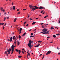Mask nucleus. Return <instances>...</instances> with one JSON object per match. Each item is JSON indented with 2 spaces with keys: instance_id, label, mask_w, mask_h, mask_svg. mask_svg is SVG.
Returning a JSON list of instances; mask_svg holds the SVG:
<instances>
[{
  "instance_id": "obj_25",
  "label": "nucleus",
  "mask_w": 60,
  "mask_h": 60,
  "mask_svg": "<svg viewBox=\"0 0 60 60\" xmlns=\"http://www.w3.org/2000/svg\"><path fill=\"white\" fill-rule=\"evenodd\" d=\"M14 49H12V50L11 51L13 52H14Z\"/></svg>"
},
{
  "instance_id": "obj_7",
  "label": "nucleus",
  "mask_w": 60,
  "mask_h": 60,
  "mask_svg": "<svg viewBox=\"0 0 60 60\" xmlns=\"http://www.w3.org/2000/svg\"><path fill=\"white\" fill-rule=\"evenodd\" d=\"M28 46H29L30 49L31 48V47H32L33 46H32V45H31V44H30V45H28Z\"/></svg>"
},
{
  "instance_id": "obj_51",
  "label": "nucleus",
  "mask_w": 60,
  "mask_h": 60,
  "mask_svg": "<svg viewBox=\"0 0 60 60\" xmlns=\"http://www.w3.org/2000/svg\"><path fill=\"white\" fill-rule=\"evenodd\" d=\"M30 20H32V18H30Z\"/></svg>"
},
{
  "instance_id": "obj_42",
  "label": "nucleus",
  "mask_w": 60,
  "mask_h": 60,
  "mask_svg": "<svg viewBox=\"0 0 60 60\" xmlns=\"http://www.w3.org/2000/svg\"><path fill=\"white\" fill-rule=\"evenodd\" d=\"M26 10V8L25 9H23V11H25V10Z\"/></svg>"
},
{
  "instance_id": "obj_17",
  "label": "nucleus",
  "mask_w": 60,
  "mask_h": 60,
  "mask_svg": "<svg viewBox=\"0 0 60 60\" xmlns=\"http://www.w3.org/2000/svg\"><path fill=\"white\" fill-rule=\"evenodd\" d=\"M21 38V36H20V35H19V38L20 39V38Z\"/></svg>"
},
{
  "instance_id": "obj_45",
  "label": "nucleus",
  "mask_w": 60,
  "mask_h": 60,
  "mask_svg": "<svg viewBox=\"0 0 60 60\" xmlns=\"http://www.w3.org/2000/svg\"><path fill=\"white\" fill-rule=\"evenodd\" d=\"M44 24V23H42L41 24V25H42Z\"/></svg>"
},
{
  "instance_id": "obj_22",
  "label": "nucleus",
  "mask_w": 60,
  "mask_h": 60,
  "mask_svg": "<svg viewBox=\"0 0 60 60\" xmlns=\"http://www.w3.org/2000/svg\"><path fill=\"white\" fill-rule=\"evenodd\" d=\"M40 44H38V45H36V46H37V47H39V46H40Z\"/></svg>"
},
{
  "instance_id": "obj_28",
  "label": "nucleus",
  "mask_w": 60,
  "mask_h": 60,
  "mask_svg": "<svg viewBox=\"0 0 60 60\" xmlns=\"http://www.w3.org/2000/svg\"><path fill=\"white\" fill-rule=\"evenodd\" d=\"M8 54H10V51H8Z\"/></svg>"
},
{
  "instance_id": "obj_5",
  "label": "nucleus",
  "mask_w": 60,
  "mask_h": 60,
  "mask_svg": "<svg viewBox=\"0 0 60 60\" xmlns=\"http://www.w3.org/2000/svg\"><path fill=\"white\" fill-rule=\"evenodd\" d=\"M35 8H34L33 9H34L35 10V9H39V7H37L36 6H34Z\"/></svg>"
},
{
  "instance_id": "obj_40",
  "label": "nucleus",
  "mask_w": 60,
  "mask_h": 60,
  "mask_svg": "<svg viewBox=\"0 0 60 60\" xmlns=\"http://www.w3.org/2000/svg\"><path fill=\"white\" fill-rule=\"evenodd\" d=\"M12 8L11 7L10 9V10H12Z\"/></svg>"
},
{
  "instance_id": "obj_52",
  "label": "nucleus",
  "mask_w": 60,
  "mask_h": 60,
  "mask_svg": "<svg viewBox=\"0 0 60 60\" xmlns=\"http://www.w3.org/2000/svg\"><path fill=\"white\" fill-rule=\"evenodd\" d=\"M0 25H2V23H0Z\"/></svg>"
},
{
  "instance_id": "obj_21",
  "label": "nucleus",
  "mask_w": 60,
  "mask_h": 60,
  "mask_svg": "<svg viewBox=\"0 0 60 60\" xmlns=\"http://www.w3.org/2000/svg\"><path fill=\"white\" fill-rule=\"evenodd\" d=\"M15 51H16V52H18L19 51V50H18L17 49H15Z\"/></svg>"
},
{
  "instance_id": "obj_58",
  "label": "nucleus",
  "mask_w": 60,
  "mask_h": 60,
  "mask_svg": "<svg viewBox=\"0 0 60 60\" xmlns=\"http://www.w3.org/2000/svg\"><path fill=\"white\" fill-rule=\"evenodd\" d=\"M42 28H44V27H43V26H42Z\"/></svg>"
},
{
  "instance_id": "obj_57",
  "label": "nucleus",
  "mask_w": 60,
  "mask_h": 60,
  "mask_svg": "<svg viewBox=\"0 0 60 60\" xmlns=\"http://www.w3.org/2000/svg\"><path fill=\"white\" fill-rule=\"evenodd\" d=\"M47 25H48V24H46L45 25V26H47Z\"/></svg>"
},
{
  "instance_id": "obj_48",
  "label": "nucleus",
  "mask_w": 60,
  "mask_h": 60,
  "mask_svg": "<svg viewBox=\"0 0 60 60\" xmlns=\"http://www.w3.org/2000/svg\"><path fill=\"white\" fill-rule=\"evenodd\" d=\"M45 9V8L44 7L43 8H43H42V10H43V9Z\"/></svg>"
},
{
  "instance_id": "obj_3",
  "label": "nucleus",
  "mask_w": 60,
  "mask_h": 60,
  "mask_svg": "<svg viewBox=\"0 0 60 60\" xmlns=\"http://www.w3.org/2000/svg\"><path fill=\"white\" fill-rule=\"evenodd\" d=\"M29 6L30 9H33L34 7V6L31 5H30Z\"/></svg>"
},
{
  "instance_id": "obj_60",
  "label": "nucleus",
  "mask_w": 60,
  "mask_h": 60,
  "mask_svg": "<svg viewBox=\"0 0 60 60\" xmlns=\"http://www.w3.org/2000/svg\"><path fill=\"white\" fill-rule=\"evenodd\" d=\"M28 16L27 17V18H29V16H30V15H28Z\"/></svg>"
},
{
  "instance_id": "obj_46",
  "label": "nucleus",
  "mask_w": 60,
  "mask_h": 60,
  "mask_svg": "<svg viewBox=\"0 0 60 60\" xmlns=\"http://www.w3.org/2000/svg\"><path fill=\"white\" fill-rule=\"evenodd\" d=\"M2 11H4V9H3V10H2Z\"/></svg>"
},
{
  "instance_id": "obj_24",
  "label": "nucleus",
  "mask_w": 60,
  "mask_h": 60,
  "mask_svg": "<svg viewBox=\"0 0 60 60\" xmlns=\"http://www.w3.org/2000/svg\"><path fill=\"white\" fill-rule=\"evenodd\" d=\"M6 19V17H4V21H5V20Z\"/></svg>"
},
{
  "instance_id": "obj_9",
  "label": "nucleus",
  "mask_w": 60,
  "mask_h": 60,
  "mask_svg": "<svg viewBox=\"0 0 60 60\" xmlns=\"http://www.w3.org/2000/svg\"><path fill=\"white\" fill-rule=\"evenodd\" d=\"M43 8V7L40 6L39 8V9H42Z\"/></svg>"
},
{
  "instance_id": "obj_18",
  "label": "nucleus",
  "mask_w": 60,
  "mask_h": 60,
  "mask_svg": "<svg viewBox=\"0 0 60 60\" xmlns=\"http://www.w3.org/2000/svg\"><path fill=\"white\" fill-rule=\"evenodd\" d=\"M27 54H28V55L29 56H30V54L29 53V52H27Z\"/></svg>"
},
{
  "instance_id": "obj_43",
  "label": "nucleus",
  "mask_w": 60,
  "mask_h": 60,
  "mask_svg": "<svg viewBox=\"0 0 60 60\" xmlns=\"http://www.w3.org/2000/svg\"><path fill=\"white\" fill-rule=\"evenodd\" d=\"M57 49H58L59 50L60 49V48L58 47H57Z\"/></svg>"
},
{
  "instance_id": "obj_34",
  "label": "nucleus",
  "mask_w": 60,
  "mask_h": 60,
  "mask_svg": "<svg viewBox=\"0 0 60 60\" xmlns=\"http://www.w3.org/2000/svg\"><path fill=\"white\" fill-rule=\"evenodd\" d=\"M7 52H7H7H5V54H6V55H7Z\"/></svg>"
},
{
  "instance_id": "obj_32",
  "label": "nucleus",
  "mask_w": 60,
  "mask_h": 60,
  "mask_svg": "<svg viewBox=\"0 0 60 60\" xmlns=\"http://www.w3.org/2000/svg\"><path fill=\"white\" fill-rule=\"evenodd\" d=\"M22 53L23 54H24L25 53V52H24V51H23V49L22 50Z\"/></svg>"
},
{
  "instance_id": "obj_41",
  "label": "nucleus",
  "mask_w": 60,
  "mask_h": 60,
  "mask_svg": "<svg viewBox=\"0 0 60 60\" xmlns=\"http://www.w3.org/2000/svg\"><path fill=\"white\" fill-rule=\"evenodd\" d=\"M50 38V37H48H48L47 38V39H49Z\"/></svg>"
},
{
  "instance_id": "obj_8",
  "label": "nucleus",
  "mask_w": 60,
  "mask_h": 60,
  "mask_svg": "<svg viewBox=\"0 0 60 60\" xmlns=\"http://www.w3.org/2000/svg\"><path fill=\"white\" fill-rule=\"evenodd\" d=\"M11 49H14V45H12L11 46Z\"/></svg>"
},
{
  "instance_id": "obj_49",
  "label": "nucleus",
  "mask_w": 60,
  "mask_h": 60,
  "mask_svg": "<svg viewBox=\"0 0 60 60\" xmlns=\"http://www.w3.org/2000/svg\"><path fill=\"white\" fill-rule=\"evenodd\" d=\"M13 53V52H12L11 53V55H12V53Z\"/></svg>"
},
{
  "instance_id": "obj_50",
  "label": "nucleus",
  "mask_w": 60,
  "mask_h": 60,
  "mask_svg": "<svg viewBox=\"0 0 60 60\" xmlns=\"http://www.w3.org/2000/svg\"><path fill=\"white\" fill-rule=\"evenodd\" d=\"M58 55H60V53L58 52Z\"/></svg>"
},
{
  "instance_id": "obj_55",
  "label": "nucleus",
  "mask_w": 60,
  "mask_h": 60,
  "mask_svg": "<svg viewBox=\"0 0 60 60\" xmlns=\"http://www.w3.org/2000/svg\"><path fill=\"white\" fill-rule=\"evenodd\" d=\"M14 43H15V44H16V42H14Z\"/></svg>"
},
{
  "instance_id": "obj_15",
  "label": "nucleus",
  "mask_w": 60,
  "mask_h": 60,
  "mask_svg": "<svg viewBox=\"0 0 60 60\" xmlns=\"http://www.w3.org/2000/svg\"><path fill=\"white\" fill-rule=\"evenodd\" d=\"M52 37H54V38H56V36L55 35H53L52 36Z\"/></svg>"
},
{
  "instance_id": "obj_11",
  "label": "nucleus",
  "mask_w": 60,
  "mask_h": 60,
  "mask_svg": "<svg viewBox=\"0 0 60 60\" xmlns=\"http://www.w3.org/2000/svg\"><path fill=\"white\" fill-rule=\"evenodd\" d=\"M13 10H15V6H14L13 7Z\"/></svg>"
},
{
  "instance_id": "obj_63",
  "label": "nucleus",
  "mask_w": 60,
  "mask_h": 60,
  "mask_svg": "<svg viewBox=\"0 0 60 60\" xmlns=\"http://www.w3.org/2000/svg\"><path fill=\"white\" fill-rule=\"evenodd\" d=\"M12 5H13V2L12 3Z\"/></svg>"
},
{
  "instance_id": "obj_31",
  "label": "nucleus",
  "mask_w": 60,
  "mask_h": 60,
  "mask_svg": "<svg viewBox=\"0 0 60 60\" xmlns=\"http://www.w3.org/2000/svg\"><path fill=\"white\" fill-rule=\"evenodd\" d=\"M20 13V12L19 11L18 13L17 14L18 15H19V14Z\"/></svg>"
},
{
  "instance_id": "obj_56",
  "label": "nucleus",
  "mask_w": 60,
  "mask_h": 60,
  "mask_svg": "<svg viewBox=\"0 0 60 60\" xmlns=\"http://www.w3.org/2000/svg\"><path fill=\"white\" fill-rule=\"evenodd\" d=\"M28 24H27L26 25V26H28Z\"/></svg>"
},
{
  "instance_id": "obj_27",
  "label": "nucleus",
  "mask_w": 60,
  "mask_h": 60,
  "mask_svg": "<svg viewBox=\"0 0 60 60\" xmlns=\"http://www.w3.org/2000/svg\"><path fill=\"white\" fill-rule=\"evenodd\" d=\"M56 35H60V34H56Z\"/></svg>"
},
{
  "instance_id": "obj_6",
  "label": "nucleus",
  "mask_w": 60,
  "mask_h": 60,
  "mask_svg": "<svg viewBox=\"0 0 60 60\" xmlns=\"http://www.w3.org/2000/svg\"><path fill=\"white\" fill-rule=\"evenodd\" d=\"M51 53V51H49L48 52L46 53V55H48V54H50Z\"/></svg>"
},
{
  "instance_id": "obj_29",
  "label": "nucleus",
  "mask_w": 60,
  "mask_h": 60,
  "mask_svg": "<svg viewBox=\"0 0 60 60\" xmlns=\"http://www.w3.org/2000/svg\"><path fill=\"white\" fill-rule=\"evenodd\" d=\"M42 42V41H38V42H40V43H41V42Z\"/></svg>"
},
{
  "instance_id": "obj_23",
  "label": "nucleus",
  "mask_w": 60,
  "mask_h": 60,
  "mask_svg": "<svg viewBox=\"0 0 60 60\" xmlns=\"http://www.w3.org/2000/svg\"><path fill=\"white\" fill-rule=\"evenodd\" d=\"M21 57H22V56H18V57H19V58H21Z\"/></svg>"
},
{
  "instance_id": "obj_12",
  "label": "nucleus",
  "mask_w": 60,
  "mask_h": 60,
  "mask_svg": "<svg viewBox=\"0 0 60 60\" xmlns=\"http://www.w3.org/2000/svg\"><path fill=\"white\" fill-rule=\"evenodd\" d=\"M26 33H24L22 34V36H24V35H26Z\"/></svg>"
},
{
  "instance_id": "obj_64",
  "label": "nucleus",
  "mask_w": 60,
  "mask_h": 60,
  "mask_svg": "<svg viewBox=\"0 0 60 60\" xmlns=\"http://www.w3.org/2000/svg\"><path fill=\"white\" fill-rule=\"evenodd\" d=\"M19 11V9H17V11Z\"/></svg>"
},
{
  "instance_id": "obj_62",
  "label": "nucleus",
  "mask_w": 60,
  "mask_h": 60,
  "mask_svg": "<svg viewBox=\"0 0 60 60\" xmlns=\"http://www.w3.org/2000/svg\"><path fill=\"white\" fill-rule=\"evenodd\" d=\"M14 39H15L16 40H17V39H16V38H15Z\"/></svg>"
},
{
  "instance_id": "obj_35",
  "label": "nucleus",
  "mask_w": 60,
  "mask_h": 60,
  "mask_svg": "<svg viewBox=\"0 0 60 60\" xmlns=\"http://www.w3.org/2000/svg\"><path fill=\"white\" fill-rule=\"evenodd\" d=\"M7 49V51H5V52H7H7H8V49Z\"/></svg>"
},
{
  "instance_id": "obj_16",
  "label": "nucleus",
  "mask_w": 60,
  "mask_h": 60,
  "mask_svg": "<svg viewBox=\"0 0 60 60\" xmlns=\"http://www.w3.org/2000/svg\"><path fill=\"white\" fill-rule=\"evenodd\" d=\"M21 51H20V50L19 49V54H20V53H21Z\"/></svg>"
},
{
  "instance_id": "obj_4",
  "label": "nucleus",
  "mask_w": 60,
  "mask_h": 60,
  "mask_svg": "<svg viewBox=\"0 0 60 60\" xmlns=\"http://www.w3.org/2000/svg\"><path fill=\"white\" fill-rule=\"evenodd\" d=\"M29 43H28V45H30V44H32V40H29Z\"/></svg>"
},
{
  "instance_id": "obj_47",
  "label": "nucleus",
  "mask_w": 60,
  "mask_h": 60,
  "mask_svg": "<svg viewBox=\"0 0 60 60\" xmlns=\"http://www.w3.org/2000/svg\"><path fill=\"white\" fill-rule=\"evenodd\" d=\"M6 13H4V15H6Z\"/></svg>"
},
{
  "instance_id": "obj_36",
  "label": "nucleus",
  "mask_w": 60,
  "mask_h": 60,
  "mask_svg": "<svg viewBox=\"0 0 60 60\" xmlns=\"http://www.w3.org/2000/svg\"><path fill=\"white\" fill-rule=\"evenodd\" d=\"M6 19H8L9 18V17H8L6 18Z\"/></svg>"
},
{
  "instance_id": "obj_20",
  "label": "nucleus",
  "mask_w": 60,
  "mask_h": 60,
  "mask_svg": "<svg viewBox=\"0 0 60 60\" xmlns=\"http://www.w3.org/2000/svg\"><path fill=\"white\" fill-rule=\"evenodd\" d=\"M36 23V22H34L32 23V24L34 25V24H35Z\"/></svg>"
},
{
  "instance_id": "obj_30",
  "label": "nucleus",
  "mask_w": 60,
  "mask_h": 60,
  "mask_svg": "<svg viewBox=\"0 0 60 60\" xmlns=\"http://www.w3.org/2000/svg\"><path fill=\"white\" fill-rule=\"evenodd\" d=\"M3 9V8H2L1 7L0 8L1 10L2 11Z\"/></svg>"
},
{
  "instance_id": "obj_1",
  "label": "nucleus",
  "mask_w": 60,
  "mask_h": 60,
  "mask_svg": "<svg viewBox=\"0 0 60 60\" xmlns=\"http://www.w3.org/2000/svg\"><path fill=\"white\" fill-rule=\"evenodd\" d=\"M44 30V31L43 32H41V33L43 34H49L48 33H49V31H47V29H43Z\"/></svg>"
},
{
  "instance_id": "obj_26",
  "label": "nucleus",
  "mask_w": 60,
  "mask_h": 60,
  "mask_svg": "<svg viewBox=\"0 0 60 60\" xmlns=\"http://www.w3.org/2000/svg\"><path fill=\"white\" fill-rule=\"evenodd\" d=\"M15 36L13 37L12 38L13 39H14V38H15Z\"/></svg>"
},
{
  "instance_id": "obj_38",
  "label": "nucleus",
  "mask_w": 60,
  "mask_h": 60,
  "mask_svg": "<svg viewBox=\"0 0 60 60\" xmlns=\"http://www.w3.org/2000/svg\"><path fill=\"white\" fill-rule=\"evenodd\" d=\"M31 35H32V36L33 35V33H31Z\"/></svg>"
},
{
  "instance_id": "obj_14",
  "label": "nucleus",
  "mask_w": 60,
  "mask_h": 60,
  "mask_svg": "<svg viewBox=\"0 0 60 60\" xmlns=\"http://www.w3.org/2000/svg\"><path fill=\"white\" fill-rule=\"evenodd\" d=\"M19 44H20V43L19 42H17V46H19Z\"/></svg>"
},
{
  "instance_id": "obj_33",
  "label": "nucleus",
  "mask_w": 60,
  "mask_h": 60,
  "mask_svg": "<svg viewBox=\"0 0 60 60\" xmlns=\"http://www.w3.org/2000/svg\"><path fill=\"white\" fill-rule=\"evenodd\" d=\"M32 9L33 11H34L35 10L34 9V8H32Z\"/></svg>"
},
{
  "instance_id": "obj_61",
  "label": "nucleus",
  "mask_w": 60,
  "mask_h": 60,
  "mask_svg": "<svg viewBox=\"0 0 60 60\" xmlns=\"http://www.w3.org/2000/svg\"><path fill=\"white\" fill-rule=\"evenodd\" d=\"M58 23H60V21H59V22H58Z\"/></svg>"
},
{
  "instance_id": "obj_37",
  "label": "nucleus",
  "mask_w": 60,
  "mask_h": 60,
  "mask_svg": "<svg viewBox=\"0 0 60 60\" xmlns=\"http://www.w3.org/2000/svg\"><path fill=\"white\" fill-rule=\"evenodd\" d=\"M34 37V36H30V38H31V37Z\"/></svg>"
},
{
  "instance_id": "obj_44",
  "label": "nucleus",
  "mask_w": 60,
  "mask_h": 60,
  "mask_svg": "<svg viewBox=\"0 0 60 60\" xmlns=\"http://www.w3.org/2000/svg\"><path fill=\"white\" fill-rule=\"evenodd\" d=\"M41 56H42V54H40L39 55L40 56H41Z\"/></svg>"
},
{
  "instance_id": "obj_19",
  "label": "nucleus",
  "mask_w": 60,
  "mask_h": 60,
  "mask_svg": "<svg viewBox=\"0 0 60 60\" xmlns=\"http://www.w3.org/2000/svg\"><path fill=\"white\" fill-rule=\"evenodd\" d=\"M51 30H52L54 29V28H53V26L51 27Z\"/></svg>"
},
{
  "instance_id": "obj_13",
  "label": "nucleus",
  "mask_w": 60,
  "mask_h": 60,
  "mask_svg": "<svg viewBox=\"0 0 60 60\" xmlns=\"http://www.w3.org/2000/svg\"><path fill=\"white\" fill-rule=\"evenodd\" d=\"M23 29H22V28H20V29H19V30H19V32H20V31H21Z\"/></svg>"
},
{
  "instance_id": "obj_10",
  "label": "nucleus",
  "mask_w": 60,
  "mask_h": 60,
  "mask_svg": "<svg viewBox=\"0 0 60 60\" xmlns=\"http://www.w3.org/2000/svg\"><path fill=\"white\" fill-rule=\"evenodd\" d=\"M16 19H17V18H15V19H14V22H16Z\"/></svg>"
},
{
  "instance_id": "obj_53",
  "label": "nucleus",
  "mask_w": 60,
  "mask_h": 60,
  "mask_svg": "<svg viewBox=\"0 0 60 60\" xmlns=\"http://www.w3.org/2000/svg\"><path fill=\"white\" fill-rule=\"evenodd\" d=\"M26 21L24 23V24H26Z\"/></svg>"
},
{
  "instance_id": "obj_59",
  "label": "nucleus",
  "mask_w": 60,
  "mask_h": 60,
  "mask_svg": "<svg viewBox=\"0 0 60 60\" xmlns=\"http://www.w3.org/2000/svg\"><path fill=\"white\" fill-rule=\"evenodd\" d=\"M3 29H4V27H3Z\"/></svg>"
},
{
  "instance_id": "obj_39",
  "label": "nucleus",
  "mask_w": 60,
  "mask_h": 60,
  "mask_svg": "<svg viewBox=\"0 0 60 60\" xmlns=\"http://www.w3.org/2000/svg\"><path fill=\"white\" fill-rule=\"evenodd\" d=\"M43 57L42 58V59H43V58H44V55H43Z\"/></svg>"
},
{
  "instance_id": "obj_2",
  "label": "nucleus",
  "mask_w": 60,
  "mask_h": 60,
  "mask_svg": "<svg viewBox=\"0 0 60 60\" xmlns=\"http://www.w3.org/2000/svg\"><path fill=\"white\" fill-rule=\"evenodd\" d=\"M12 37L11 36V38H10V40L9 39H8V41H10V42H11L12 41Z\"/></svg>"
},
{
  "instance_id": "obj_54",
  "label": "nucleus",
  "mask_w": 60,
  "mask_h": 60,
  "mask_svg": "<svg viewBox=\"0 0 60 60\" xmlns=\"http://www.w3.org/2000/svg\"><path fill=\"white\" fill-rule=\"evenodd\" d=\"M44 18H45V19H46V18H47V17H46V16H45V17H44Z\"/></svg>"
}]
</instances>
